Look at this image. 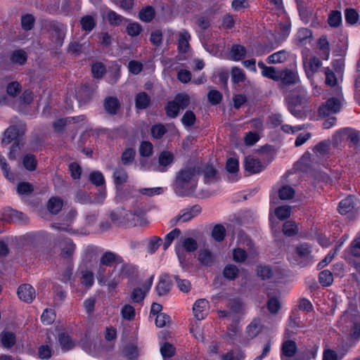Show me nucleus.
<instances>
[{
	"label": "nucleus",
	"mask_w": 360,
	"mask_h": 360,
	"mask_svg": "<svg viewBox=\"0 0 360 360\" xmlns=\"http://www.w3.org/2000/svg\"><path fill=\"white\" fill-rule=\"evenodd\" d=\"M200 167H186L181 169L176 175L174 182V190L181 197L189 196L197 186L196 176L200 175Z\"/></svg>",
	"instance_id": "f257e3e1"
},
{
	"label": "nucleus",
	"mask_w": 360,
	"mask_h": 360,
	"mask_svg": "<svg viewBox=\"0 0 360 360\" xmlns=\"http://www.w3.org/2000/svg\"><path fill=\"white\" fill-rule=\"evenodd\" d=\"M286 103L289 112L295 117L302 119L307 116V98L304 95L290 96L286 98Z\"/></svg>",
	"instance_id": "f03ea898"
},
{
	"label": "nucleus",
	"mask_w": 360,
	"mask_h": 360,
	"mask_svg": "<svg viewBox=\"0 0 360 360\" xmlns=\"http://www.w3.org/2000/svg\"><path fill=\"white\" fill-rule=\"evenodd\" d=\"M26 127L24 124H19L10 126L6 129L4 134V138L1 141V145L5 146L10 144L12 141H18L25 135Z\"/></svg>",
	"instance_id": "7ed1b4c3"
},
{
	"label": "nucleus",
	"mask_w": 360,
	"mask_h": 360,
	"mask_svg": "<svg viewBox=\"0 0 360 360\" xmlns=\"http://www.w3.org/2000/svg\"><path fill=\"white\" fill-rule=\"evenodd\" d=\"M96 86L85 83L76 89L75 96L79 103V106L89 103L96 92Z\"/></svg>",
	"instance_id": "20e7f679"
},
{
	"label": "nucleus",
	"mask_w": 360,
	"mask_h": 360,
	"mask_svg": "<svg viewBox=\"0 0 360 360\" xmlns=\"http://www.w3.org/2000/svg\"><path fill=\"white\" fill-rule=\"evenodd\" d=\"M341 108V103L338 98L332 97L328 98L326 103L319 109V113L321 116L326 117L331 114L338 112Z\"/></svg>",
	"instance_id": "39448f33"
},
{
	"label": "nucleus",
	"mask_w": 360,
	"mask_h": 360,
	"mask_svg": "<svg viewBox=\"0 0 360 360\" xmlns=\"http://www.w3.org/2000/svg\"><path fill=\"white\" fill-rule=\"evenodd\" d=\"M131 215L128 216L129 218L130 226H143L148 224V219L146 218V212L141 207L134 208L132 211H128Z\"/></svg>",
	"instance_id": "423d86ee"
},
{
	"label": "nucleus",
	"mask_w": 360,
	"mask_h": 360,
	"mask_svg": "<svg viewBox=\"0 0 360 360\" xmlns=\"http://www.w3.org/2000/svg\"><path fill=\"white\" fill-rule=\"evenodd\" d=\"M202 208L199 205H195L189 208L184 209L181 211L182 214H179L173 219L174 224L179 221L183 222L188 221L201 212Z\"/></svg>",
	"instance_id": "0eeeda50"
},
{
	"label": "nucleus",
	"mask_w": 360,
	"mask_h": 360,
	"mask_svg": "<svg viewBox=\"0 0 360 360\" xmlns=\"http://www.w3.org/2000/svg\"><path fill=\"white\" fill-rule=\"evenodd\" d=\"M172 284V283L168 274L164 273L161 274L159 278V281L155 286V291L158 295H167L170 291Z\"/></svg>",
	"instance_id": "6e6552de"
},
{
	"label": "nucleus",
	"mask_w": 360,
	"mask_h": 360,
	"mask_svg": "<svg viewBox=\"0 0 360 360\" xmlns=\"http://www.w3.org/2000/svg\"><path fill=\"white\" fill-rule=\"evenodd\" d=\"M131 215L128 211L120 207L112 211L110 214V217L111 221L115 224H127L129 226V218L127 217Z\"/></svg>",
	"instance_id": "1a4fd4ad"
},
{
	"label": "nucleus",
	"mask_w": 360,
	"mask_h": 360,
	"mask_svg": "<svg viewBox=\"0 0 360 360\" xmlns=\"http://www.w3.org/2000/svg\"><path fill=\"white\" fill-rule=\"evenodd\" d=\"M18 297L27 303L32 302L35 297V290L30 284H23L18 287L17 291Z\"/></svg>",
	"instance_id": "9d476101"
},
{
	"label": "nucleus",
	"mask_w": 360,
	"mask_h": 360,
	"mask_svg": "<svg viewBox=\"0 0 360 360\" xmlns=\"http://www.w3.org/2000/svg\"><path fill=\"white\" fill-rule=\"evenodd\" d=\"M103 108L108 114L115 115L120 108V101L117 97L108 96L103 101Z\"/></svg>",
	"instance_id": "9b49d317"
},
{
	"label": "nucleus",
	"mask_w": 360,
	"mask_h": 360,
	"mask_svg": "<svg viewBox=\"0 0 360 360\" xmlns=\"http://www.w3.org/2000/svg\"><path fill=\"white\" fill-rule=\"evenodd\" d=\"M208 302L205 299H200L194 303L193 311L194 316L197 320L200 321L205 319L207 315V307Z\"/></svg>",
	"instance_id": "f8f14e48"
},
{
	"label": "nucleus",
	"mask_w": 360,
	"mask_h": 360,
	"mask_svg": "<svg viewBox=\"0 0 360 360\" xmlns=\"http://www.w3.org/2000/svg\"><path fill=\"white\" fill-rule=\"evenodd\" d=\"M137 274L136 267L129 263L123 264L119 269L118 274L117 275L121 280L127 278L129 280L134 278Z\"/></svg>",
	"instance_id": "ddd939ff"
},
{
	"label": "nucleus",
	"mask_w": 360,
	"mask_h": 360,
	"mask_svg": "<svg viewBox=\"0 0 360 360\" xmlns=\"http://www.w3.org/2000/svg\"><path fill=\"white\" fill-rule=\"evenodd\" d=\"M134 103L137 110H146L151 105V98L146 92L141 91L136 95Z\"/></svg>",
	"instance_id": "4468645a"
},
{
	"label": "nucleus",
	"mask_w": 360,
	"mask_h": 360,
	"mask_svg": "<svg viewBox=\"0 0 360 360\" xmlns=\"http://www.w3.org/2000/svg\"><path fill=\"white\" fill-rule=\"evenodd\" d=\"M279 80H281L282 84L289 86L297 83L299 77L292 70L286 69L281 72Z\"/></svg>",
	"instance_id": "2eb2a0df"
},
{
	"label": "nucleus",
	"mask_w": 360,
	"mask_h": 360,
	"mask_svg": "<svg viewBox=\"0 0 360 360\" xmlns=\"http://www.w3.org/2000/svg\"><path fill=\"white\" fill-rule=\"evenodd\" d=\"M245 169L246 171L255 174L262 170V165L259 159L248 156L245 158Z\"/></svg>",
	"instance_id": "dca6fc26"
},
{
	"label": "nucleus",
	"mask_w": 360,
	"mask_h": 360,
	"mask_svg": "<svg viewBox=\"0 0 360 360\" xmlns=\"http://www.w3.org/2000/svg\"><path fill=\"white\" fill-rule=\"evenodd\" d=\"M191 35L186 30H182L179 34L178 51L181 53H186L190 49L189 40Z\"/></svg>",
	"instance_id": "f3484780"
},
{
	"label": "nucleus",
	"mask_w": 360,
	"mask_h": 360,
	"mask_svg": "<svg viewBox=\"0 0 360 360\" xmlns=\"http://www.w3.org/2000/svg\"><path fill=\"white\" fill-rule=\"evenodd\" d=\"M174 160V155L168 150L162 151L158 157L159 165L162 167L160 171L165 172L167 167L170 165Z\"/></svg>",
	"instance_id": "a211bd4d"
},
{
	"label": "nucleus",
	"mask_w": 360,
	"mask_h": 360,
	"mask_svg": "<svg viewBox=\"0 0 360 360\" xmlns=\"http://www.w3.org/2000/svg\"><path fill=\"white\" fill-rule=\"evenodd\" d=\"M263 326L261 320L258 318L254 319L247 326L246 333L248 337L250 339L255 338L262 331Z\"/></svg>",
	"instance_id": "6ab92c4d"
},
{
	"label": "nucleus",
	"mask_w": 360,
	"mask_h": 360,
	"mask_svg": "<svg viewBox=\"0 0 360 360\" xmlns=\"http://www.w3.org/2000/svg\"><path fill=\"white\" fill-rule=\"evenodd\" d=\"M200 174H203L205 184H209L217 179V171L212 165L207 164L200 167Z\"/></svg>",
	"instance_id": "aec40b11"
},
{
	"label": "nucleus",
	"mask_w": 360,
	"mask_h": 360,
	"mask_svg": "<svg viewBox=\"0 0 360 360\" xmlns=\"http://www.w3.org/2000/svg\"><path fill=\"white\" fill-rule=\"evenodd\" d=\"M354 205V198L349 195L340 202L338 211L341 214H346L353 210Z\"/></svg>",
	"instance_id": "412c9836"
},
{
	"label": "nucleus",
	"mask_w": 360,
	"mask_h": 360,
	"mask_svg": "<svg viewBox=\"0 0 360 360\" xmlns=\"http://www.w3.org/2000/svg\"><path fill=\"white\" fill-rule=\"evenodd\" d=\"M114 262L122 263V259L120 256L112 252H105L100 259V263L105 266H111Z\"/></svg>",
	"instance_id": "4be33fe9"
},
{
	"label": "nucleus",
	"mask_w": 360,
	"mask_h": 360,
	"mask_svg": "<svg viewBox=\"0 0 360 360\" xmlns=\"http://www.w3.org/2000/svg\"><path fill=\"white\" fill-rule=\"evenodd\" d=\"M246 53L245 46L240 44H233L229 53L231 60L238 61L245 58Z\"/></svg>",
	"instance_id": "5701e85b"
},
{
	"label": "nucleus",
	"mask_w": 360,
	"mask_h": 360,
	"mask_svg": "<svg viewBox=\"0 0 360 360\" xmlns=\"http://www.w3.org/2000/svg\"><path fill=\"white\" fill-rule=\"evenodd\" d=\"M138 16L142 22H150L155 16V11L153 6H146L139 11Z\"/></svg>",
	"instance_id": "b1692460"
},
{
	"label": "nucleus",
	"mask_w": 360,
	"mask_h": 360,
	"mask_svg": "<svg viewBox=\"0 0 360 360\" xmlns=\"http://www.w3.org/2000/svg\"><path fill=\"white\" fill-rule=\"evenodd\" d=\"M22 163L25 169L33 172L37 167V160L36 156L31 153H26L23 155Z\"/></svg>",
	"instance_id": "393cba45"
},
{
	"label": "nucleus",
	"mask_w": 360,
	"mask_h": 360,
	"mask_svg": "<svg viewBox=\"0 0 360 360\" xmlns=\"http://www.w3.org/2000/svg\"><path fill=\"white\" fill-rule=\"evenodd\" d=\"M114 183L117 186L122 185L127 181L128 175L126 170L122 167H117L112 173Z\"/></svg>",
	"instance_id": "a878e982"
},
{
	"label": "nucleus",
	"mask_w": 360,
	"mask_h": 360,
	"mask_svg": "<svg viewBox=\"0 0 360 360\" xmlns=\"http://www.w3.org/2000/svg\"><path fill=\"white\" fill-rule=\"evenodd\" d=\"M58 342L64 351H68L75 346V342L65 333L58 335Z\"/></svg>",
	"instance_id": "bb28decb"
},
{
	"label": "nucleus",
	"mask_w": 360,
	"mask_h": 360,
	"mask_svg": "<svg viewBox=\"0 0 360 360\" xmlns=\"http://www.w3.org/2000/svg\"><path fill=\"white\" fill-rule=\"evenodd\" d=\"M198 260L204 266H212L214 262L212 253L207 249H201L198 253Z\"/></svg>",
	"instance_id": "cd10ccee"
},
{
	"label": "nucleus",
	"mask_w": 360,
	"mask_h": 360,
	"mask_svg": "<svg viewBox=\"0 0 360 360\" xmlns=\"http://www.w3.org/2000/svg\"><path fill=\"white\" fill-rule=\"evenodd\" d=\"M281 351L282 354L286 357L293 356L297 351V345L295 342L291 340L283 342Z\"/></svg>",
	"instance_id": "c85d7f7f"
},
{
	"label": "nucleus",
	"mask_w": 360,
	"mask_h": 360,
	"mask_svg": "<svg viewBox=\"0 0 360 360\" xmlns=\"http://www.w3.org/2000/svg\"><path fill=\"white\" fill-rule=\"evenodd\" d=\"M0 336L1 344L4 347L11 348L15 344L16 338L13 332L3 331Z\"/></svg>",
	"instance_id": "c756f323"
},
{
	"label": "nucleus",
	"mask_w": 360,
	"mask_h": 360,
	"mask_svg": "<svg viewBox=\"0 0 360 360\" xmlns=\"http://www.w3.org/2000/svg\"><path fill=\"white\" fill-rule=\"evenodd\" d=\"M312 38V32L305 27L300 28L298 30L296 34V42L297 44L303 45L307 43L308 39Z\"/></svg>",
	"instance_id": "7c9ffc66"
},
{
	"label": "nucleus",
	"mask_w": 360,
	"mask_h": 360,
	"mask_svg": "<svg viewBox=\"0 0 360 360\" xmlns=\"http://www.w3.org/2000/svg\"><path fill=\"white\" fill-rule=\"evenodd\" d=\"M223 276L230 281L236 280L239 274L238 268L234 264H227L223 269Z\"/></svg>",
	"instance_id": "2f4dec72"
},
{
	"label": "nucleus",
	"mask_w": 360,
	"mask_h": 360,
	"mask_svg": "<svg viewBox=\"0 0 360 360\" xmlns=\"http://www.w3.org/2000/svg\"><path fill=\"white\" fill-rule=\"evenodd\" d=\"M80 25L82 30L90 32L96 26V22L91 15H86L80 19Z\"/></svg>",
	"instance_id": "473e14b6"
},
{
	"label": "nucleus",
	"mask_w": 360,
	"mask_h": 360,
	"mask_svg": "<svg viewBox=\"0 0 360 360\" xmlns=\"http://www.w3.org/2000/svg\"><path fill=\"white\" fill-rule=\"evenodd\" d=\"M0 167L4 177L10 181L15 180V174L11 172V167L6 162V158L0 155Z\"/></svg>",
	"instance_id": "72a5a7b5"
},
{
	"label": "nucleus",
	"mask_w": 360,
	"mask_h": 360,
	"mask_svg": "<svg viewBox=\"0 0 360 360\" xmlns=\"http://www.w3.org/2000/svg\"><path fill=\"white\" fill-rule=\"evenodd\" d=\"M288 58V53L285 50H281L270 55L267 58V63L269 64H276L285 62Z\"/></svg>",
	"instance_id": "f704fd0d"
},
{
	"label": "nucleus",
	"mask_w": 360,
	"mask_h": 360,
	"mask_svg": "<svg viewBox=\"0 0 360 360\" xmlns=\"http://www.w3.org/2000/svg\"><path fill=\"white\" fill-rule=\"evenodd\" d=\"M27 59V54L25 51L20 49L12 52L10 60L11 63L19 65H24Z\"/></svg>",
	"instance_id": "c9c22d12"
},
{
	"label": "nucleus",
	"mask_w": 360,
	"mask_h": 360,
	"mask_svg": "<svg viewBox=\"0 0 360 360\" xmlns=\"http://www.w3.org/2000/svg\"><path fill=\"white\" fill-rule=\"evenodd\" d=\"M136 150L133 148L125 149L121 155V161L124 165H130L134 161Z\"/></svg>",
	"instance_id": "e433bc0d"
},
{
	"label": "nucleus",
	"mask_w": 360,
	"mask_h": 360,
	"mask_svg": "<svg viewBox=\"0 0 360 360\" xmlns=\"http://www.w3.org/2000/svg\"><path fill=\"white\" fill-rule=\"evenodd\" d=\"M76 245L71 240L65 241L64 246L61 249V256L64 259L71 258L75 252Z\"/></svg>",
	"instance_id": "4c0bfd02"
},
{
	"label": "nucleus",
	"mask_w": 360,
	"mask_h": 360,
	"mask_svg": "<svg viewBox=\"0 0 360 360\" xmlns=\"http://www.w3.org/2000/svg\"><path fill=\"white\" fill-rule=\"evenodd\" d=\"M63 207V201L58 198H51L49 199L47 205L49 211L53 214H57Z\"/></svg>",
	"instance_id": "58836bf2"
},
{
	"label": "nucleus",
	"mask_w": 360,
	"mask_h": 360,
	"mask_svg": "<svg viewBox=\"0 0 360 360\" xmlns=\"http://www.w3.org/2000/svg\"><path fill=\"white\" fill-rule=\"evenodd\" d=\"M162 244V239L159 236H152L148 239L147 251L149 254H154Z\"/></svg>",
	"instance_id": "ea45409f"
},
{
	"label": "nucleus",
	"mask_w": 360,
	"mask_h": 360,
	"mask_svg": "<svg viewBox=\"0 0 360 360\" xmlns=\"http://www.w3.org/2000/svg\"><path fill=\"white\" fill-rule=\"evenodd\" d=\"M106 18L110 23V25L112 26H118L120 25L123 20L128 21L127 19H125L123 16L117 14L114 11H110L108 12Z\"/></svg>",
	"instance_id": "a19ab883"
},
{
	"label": "nucleus",
	"mask_w": 360,
	"mask_h": 360,
	"mask_svg": "<svg viewBox=\"0 0 360 360\" xmlns=\"http://www.w3.org/2000/svg\"><path fill=\"white\" fill-rule=\"evenodd\" d=\"M283 232L288 237L295 236L298 232L295 222L291 220L285 221L283 226Z\"/></svg>",
	"instance_id": "79ce46f5"
},
{
	"label": "nucleus",
	"mask_w": 360,
	"mask_h": 360,
	"mask_svg": "<svg viewBox=\"0 0 360 360\" xmlns=\"http://www.w3.org/2000/svg\"><path fill=\"white\" fill-rule=\"evenodd\" d=\"M16 191L20 195H28L34 191V186L29 182L22 181L18 184Z\"/></svg>",
	"instance_id": "37998d69"
},
{
	"label": "nucleus",
	"mask_w": 360,
	"mask_h": 360,
	"mask_svg": "<svg viewBox=\"0 0 360 360\" xmlns=\"http://www.w3.org/2000/svg\"><path fill=\"white\" fill-rule=\"evenodd\" d=\"M319 281L323 286H330L333 282V274L329 270H323L319 273Z\"/></svg>",
	"instance_id": "c03bdc74"
},
{
	"label": "nucleus",
	"mask_w": 360,
	"mask_h": 360,
	"mask_svg": "<svg viewBox=\"0 0 360 360\" xmlns=\"http://www.w3.org/2000/svg\"><path fill=\"white\" fill-rule=\"evenodd\" d=\"M328 22L332 27H338L342 22V15L339 11H332L328 16Z\"/></svg>",
	"instance_id": "a18cd8bd"
},
{
	"label": "nucleus",
	"mask_w": 360,
	"mask_h": 360,
	"mask_svg": "<svg viewBox=\"0 0 360 360\" xmlns=\"http://www.w3.org/2000/svg\"><path fill=\"white\" fill-rule=\"evenodd\" d=\"M245 357L243 351L238 348L232 349L222 356V360H241Z\"/></svg>",
	"instance_id": "49530a36"
},
{
	"label": "nucleus",
	"mask_w": 360,
	"mask_h": 360,
	"mask_svg": "<svg viewBox=\"0 0 360 360\" xmlns=\"http://www.w3.org/2000/svg\"><path fill=\"white\" fill-rule=\"evenodd\" d=\"M165 112L167 117L175 118L178 116L180 109L177 106L176 101H169L165 107Z\"/></svg>",
	"instance_id": "de8ad7c7"
},
{
	"label": "nucleus",
	"mask_w": 360,
	"mask_h": 360,
	"mask_svg": "<svg viewBox=\"0 0 360 360\" xmlns=\"http://www.w3.org/2000/svg\"><path fill=\"white\" fill-rule=\"evenodd\" d=\"M295 195V190L288 185L283 186L278 190V196L281 200H290Z\"/></svg>",
	"instance_id": "09e8293b"
},
{
	"label": "nucleus",
	"mask_w": 360,
	"mask_h": 360,
	"mask_svg": "<svg viewBox=\"0 0 360 360\" xmlns=\"http://www.w3.org/2000/svg\"><path fill=\"white\" fill-rule=\"evenodd\" d=\"M174 101H176V103L180 110L186 108L190 104V97L186 94H176Z\"/></svg>",
	"instance_id": "8fccbe9b"
},
{
	"label": "nucleus",
	"mask_w": 360,
	"mask_h": 360,
	"mask_svg": "<svg viewBox=\"0 0 360 360\" xmlns=\"http://www.w3.org/2000/svg\"><path fill=\"white\" fill-rule=\"evenodd\" d=\"M226 229L221 224H217L214 226L212 231V238L217 242H221L225 237Z\"/></svg>",
	"instance_id": "3c124183"
},
{
	"label": "nucleus",
	"mask_w": 360,
	"mask_h": 360,
	"mask_svg": "<svg viewBox=\"0 0 360 360\" xmlns=\"http://www.w3.org/2000/svg\"><path fill=\"white\" fill-rule=\"evenodd\" d=\"M143 30L142 25L139 22H130L126 27V32L131 37H137Z\"/></svg>",
	"instance_id": "603ef678"
},
{
	"label": "nucleus",
	"mask_w": 360,
	"mask_h": 360,
	"mask_svg": "<svg viewBox=\"0 0 360 360\" xmlns=\"http://www.w3.org/2000/svg\"><path fill=\"white\" fill-rule=\"evenodd\" d=\"M75 200L81 204L92 205L94 203L93 198L86 191H79L76 193Z\"/></svg>",
	"instance_id": "864d4df0"
},
{
	"label": "nucleus",
	"mask_w": 360,
	"mask_h": 360,
	"mask_svg": "<svg viewBox=\"0 0 360 360\" xmlns=\"http://www.w3.org/2000/svg\"><path fill=\"white\" fill-rule=\"evenodd\" d=\"M55 319V311L51 309H46L41 316V321L45 325H51L53 323Z\"/></svg>",
	"instance_id": "5fc2aeb1"
},
{
	"label": "nucleus",
	"mask_w": 360,
	"mask_h": 360,
	"mask_svg": "<svg viewBox=\"0 0 360 360\" xmlns=\"http://www.w3.org/2000/svg\"><path fill=\"white\" fill-rule=\"evenodd\" d=\"M291 207L289 205H283L278 207L275 210V214L280 220H285L290 215Z\"/></svg>",
	"instance_id": "6e6d98bb"
},
{
	"label": "nucleus",
	"mask_w": 360,
	"mask_h": 360,
	"mask_svg": "<svg viewBox=\"0 0 360 360\" xmlns=\"http://www.w3.org/2000/svg\"><path fill=\"white\" fill-rule=\"evenodd\" d=\"M153 144L149 141H142L139 147V155L142 157L149 158L153 154Z\"/></svg>",
	"instance_id": "4d7b16f0"
},
{
	"label": "nucleus",
	"mask_w": 360,
	"mask_h": 360,
	"mask_svg": "<svg viewBox=\"0 0 360 360\" xmlns=\"http://www.w3.org/2000/svg\"><path fill=\"white\" fill-rule=\"evenodd\" d=\"M181 233L180 229L176 228L173 229L172 231L168 233L165 238V242L163 243V249L166 250L170 245L172 243L173 240L177 238Z\"/></svg>",
	"instance_id": "13d9d810"
},
{
	"label": "nucleus",
	"mask_w": 360,
	"mask_h": 360,
	"mask_svg": "<svg viewBox=\"0 0 360 360\" xmlns=\"http://www.w3.org/2000/svg\"><path fill=\"white\" fill-rule=\"evenodd\" d=\"M196 117L191 110H186L181 117V122L185 127H190L195 124Z\"/></svg>",
	"instance_id": "bf43d9fd"
},
{
	"label": "nucleus",
	"mask_w": 360,
	"mask_h": 360,
	"mask_svg": "<svg viewBox=\"0 0 360 360\" xmlns=\"http://www.w3.org/2000/svg\"><path fill=\"white\" fill-rule=\"evenodd\" d=\"M281 72L276 70V68L272 66H268L265 68L264 70H262V75L269 79L274 81L279 80V75Z\"/></svg>",
	"instance_id": "052dcab7"
},
{
	"label": "nucleus",
	"mask_w": 360,
	"mask_h": 360,
	"mask_svg": "<svg viewBox=\"0 0 360 360\" xmlns=\"http://www.w3.org/2000/svg\"><path fill=\"white\" fill-rule=\"evenodd\" d=\"M34 24V18L32 14H26L21 17V25L24 30H31Z\"/></svg>",
	"instance_id": "680f3d73"
},
{
	"label": "nucleus",
	"mask_w": 360,
	"mask_h": 360,
	"mask_svg": "<svg viewBox=\"0 0 360 360\" xmlns=\"http://www.w3.org/2000/svg\"><path fill=\"white\" fill-rule=\"evenodd\" d=\"M231 78L233 83L238 84L245 81V75L241 68L233 67L231 70Z\"/></svg>",
	"instance_id": "e2e57ef3"
},
{
	"label": "nucleus",
	"mask_w": 360,
	"mask_h": 360,
	"mask_svg": "<svg viewBox=\"0 0 360 360\" xmlns=\"http://www.w3.org/2000/svg\"><path fill=\"white\" fill-rule=\"evenodd\" d=\"M89 181L96 186H103L105 184V179L103 174L98 171L92 172L89 176Z\"/></svg>",
	"instance_id": "0e129e2a"
},
{
	"label": "nucleus",
	"mask_w": 360,
	"mask_h": 360,
	"mask_svg": "<svg viewBox=\"0 0 360 360\" xmlns=\"http://www.w3.org/2000/svg\"><path fill=\"white\" fill-rule=\"evenodd\" d=\"M346 22L349 25H354L359 20V14L354 8H347L345 11Z\"/></svg>",
	"instance_id": "69168bd1"
},
{
	"label": "nucleus",
	"mask_w": 360,
	"mask_h": 360,
	"mask_svg": "<svg viewBox=\"0 0 360 360\" xmlns=\"http://www.w3.org/2000/svg\"><path fill=\"white\" fill-rule=\"evenodd\" d=\"M167 132V129L162 124H155L150 129V133L153 138L160 139Z\"/></svg>",
	"instance_id": "338daca9"
},
{
	"label": "nucleus",
	"mask_w": 360,
	"mask_h": 360,
	"mask_svg": "<svg viewBox=\"0 0 360 360\" xmlns=\"http://www.w3.org/2000/svg\"><path fill=\"white\" fill-rule=\"evenodd\" d=\"M182 246L188 252H193L198 249V243L193 238H185L182 242Z\"/></svg>",
	"instance_id": "774afa93"
}]
</instances>
